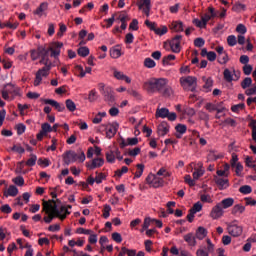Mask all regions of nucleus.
<instances>
[{"mask_svg":"<svg viewBox=\"0 0 256 256\" xmlns=\"http://www.w3.org/2000/svg\"><path fill=\"white\" fill-rule=\"evenodd\" d=\"M64 43L57 41L52 43L49 49H46L43 45H40L37 48V54L40 57V63L43 65L38 71H36V78L34 80V86H40L43 77H47L49 75L50 70L53 67L52 61L49 59V51H51V57L57 59L61 53V49Z\"/></svg>","mask_w":256,"mask_h":256,"instance_id":"nucleus-1","label":"nucleus"},{"mask_svg":"<svg viewBox=\"0 0 256 256\" xmlns=\"http://www.w3.org/2000/svg\"><path fill=\"white\" fill-rule=\"evenodd\" d=\"M52 200L43 201V210L45 212L44 222L50 224L54 218H60V220H65L67 214H70L66 206H61L60 210L57 206L55 198H57V192H51Z\"/></svg>","mask_w":256,"mask_h":256,"instance_id":"nucleus-2","label":"nucleus"},{"mask_svg":"<svg viewBox=\"0 0 256 256\" xmlns=\"http://www.w3.org/2000/svg\"><path fill=\"white\" fill-rule=\"evenodd\" d=\"M167 84V80L165 78H152L148 82L145 83V86L148 92H159L163 94V89Z\"/></svg>","mask_w":256,"mask_h":256,"instance_id":"nucleus-3","label":"nucleus"},{"mask_svg":"<svg viewBox=\"0 0 256 256\" xmlns=\"http://www.w3.org/2000/svg\"><path fill=\"white\" fill-rule=\"evenodd\" d=\"M98 88L101 94L104 96L105 102H107L110 106H113L116 100L113 88H111V86H105L103 83L98 84Z\"/></svg>","mask_w":256,"mask_h":256,"instance_id":"nucleus-4","label":"nucleus"},{"mask_svg":"<svg viewBox=\"0 0 256 256\" xmlns=\"http://www.w3.org/2000/svg\"><path fill=\"white\" fill-rule=\"evenodd\" d=\"M41 101L44 102V104H46V106H44V112L47 114V116H49L51 113V110H52L51 106H53L56 110H58V112H64V110H66L65 104H61L60 102H57V100L44 98V99H41Z\"/></svg>","mask_w":256,"mask_h":256,"instance_id":"nucleus-5","label":"nucleus"},{"mask_svg":"<svg viewBox=\"0 0 256 256\" xmlns=\"http://www.w3.org/2000/svg\"><path fill=\"white\" fill-rule=\"evenodd\" d=\"M180 84L184 90H189L195 92L197 87V78L195 76H186L185 78H180Z\"/></svg>","mask_w":256,"mask_h":256,"instance_id":"nucleus-6","label":"nucleus"},{"mask_svg":"<svg viewBox=\"0 0 256 256\" xmlns=\"http://www.w3.org/2000/svg\"><path fill=\"white\" fill-rule=\"evenodd\" d=\"M146 181L149 183V185H152L153 188H162L165 183L163 177L158 175V173L157 175L149 173V175L146 177Z\"/></svg>","mask_w":256,"mask_h":256,"instance_id":"nucleus-7","label":"nucleus"},{"mask_svg":"<svg viewBox=\"0 0 256 256\" xmlns=\"http://www.w3.org/2000/svg\"><path fill=\"white\" fill-rule=\"evenodd\" d=\"M101 129H105L106 137L112 139L117 134L119 129V122H112V124H102Z\"/></svg>","mask_w":256,"mask_h":256,"instance_id":"nucleus-8","label":"nucleus"},{"mask_svg":"<svg viewBox=\"0 0 256 256\" xmlns=\"http://www.w3.org/2000/svg\"><path fill=\"white\" fill-rule=\"evenodd\" d=\"M145 25L147 27H149V29L151 31H154V33H156V35L162 36V35H166V33H168V27L163 26V27L158 28L156 26V22H151V20H145Z\"/></svg>","mask_w":256,"mask_h":256,"instance_id":"nucleus-9","label":"nucleus"},{"mask_svg":"<svg viewBox=\"0 0 256 256\" xmlns=\"http://www.w3.org/2000/svg\"><path fill=\"white\" fill-rule=\"evenodd\" d=\"M236 222H237V220H234V222H231L227 226V230H228L229 234L232 235V237H240V235L243 232V226H240Z\"/></svg>","mask_w":256,"mask_h":256,"instance_id":"nucleus-10","label":"nucleus"},{"mask_svg":"<svg viewBox=\"0 0 256 256\" xmlns=\"http://www.w3.org/2000/svg\"><path fill=\"white\" fill-rule=\"evenodd\" d=\"M183 39L182 35H176L169 41V46L173 53H180L181 52V41Z\"/></svg>","mask_w":256,"mask_h":256,"instance_id":"nucleus-11","label":"nucleus"},{"mask_svg":"<svg viewBox=\"0 0 256 256\" xmlns=\"http://www.w3.org/2000/svg\"><path fill=\"white\" fill-rule=\"evenodd\" d=\"M63 161L65 165H70L71 163H75L77 161L78 153L75 151H66L63 153Z\"/></svg>","mask_w":256,"mask_h":256,"instance_id":"nucleus-12","label":"nucleus"},{"mask_svg":"<svg viewBox=\"0 0 256 256\" xmlns=\"http://www.w3.org/2000/svg\"><path fill=\"white\" fill-rule=\"evenodd\" d=\"M214 181L216 185H218L219 190H227V188H229V179H225L224 177H218V175H214Z\"/></svg>","mask_w":256,"mask_h":256,"instance_id":"nucleus-13","label":"nucleus"},{"mask_svg":"<svg viewBox=\"0 0 256 256\" xmlns=\"http://www.w3.org/2000/svg\"><path fill=\"white\" fill-rule=\"evenodd\" d=\"M207 251H205V249H197L196 251V255L197 256H209V253H213L214 252V245L212 243V241L210 240V238H207Z\"/></svg>","mask_w":256,"mask_h":256,"instance_id":"nucleus-14","label":"nucleus"},{"mask_svg":"<svg viewBox=\"0 0 256 256\" xmlns=\"http://www.w3.org/2000/svg\"><path fill=\"white\" fill-rule=\"evenodd\" d=\"M223 214H224L223 204L222 202H220L219 204H216L214 208H212L210 216L214 219H217V218H221Z\"/></svg>","mask_w":256,"mask_h":256,"instance_id":"nucleus-15","label":"nucleus"},{"mask_svg":"<svg viewBox=\"0 0 256 256\" xmlns=\"http://www.w3.org/2000/svg\"><path fill=\"white\" fill-rule=\"evenodd\" d=\"M11 93L17 95V90H15V86L8 84L2 90V98L5 99V101H9V95H11Z\"/></svg>","mask_w":256,"mask_h":256,"instance_id":"nucleus-16","label":"nucleus"},{"mask_svg":"<svg viewBox=\"0 0 256 256\" xmlns=\"http://www.w3.org/2000/svg\"><path fill=\"white\" fill-rule=\"evenodd\" d=\"M158 131V135H160L161 137H165V135H167L170 131V124H168V122L163 121L158 125L157 128Z\"/></svg>","mask_w":256,"mask_h":256,"instance_id":"nucleus-17","label":"nucleus"},{"mask_svg":"<svg viewBox=\"0 0 256 256\" xmlns=\"http://www.w3.org/2000/svg\"><path fill=\"white\" fill-rule=\"evenodd\" d=\"M104 162L103 157H96L95 159H92L90 163H86V167H88V169H96L97 167H102Z\"/></svg>","mask_w":256,"mask_h":256,"instance_id":"nucleus-18","label":"nucleus"},{"mask_svg":"<svg viewBox=\"0 0 256 256\" xmlns=\"http://www.w3.org/2000/svg\"><path fill=\"white\" fill-rule=\"evenodd\" d=\"M49 7L48 2H41L39 6L34 11V14H37V16H47V8Z\"/></svg>","mask_w":256,"mask_h":256,"instance_id":"nucleus-19","label":"nucleus"},{"mask_svg":"<svg viewBox=\"0 0 256 256\" xmlns=\"http://www.w3.org/2000/svg\"><path fill=\"white\" fill-rule=\"evenodd\" d=\"M184 241L190 245V247H196L197 240L195 234L193 232H188V234L184 235Z\"/></svg>","mask_w":256,"mask_h":256,"instance_id":"nucleus-20","label":"nucleus"},{"mask_svg":"<svg viewBox=\"0 0 256 256\" xmlns=\"http://www.w3.org/2000/svg\"><path fill=\"white\" fill-rule=\"evenodd\" d=\"M208 230L204 226H198L196 232H195V237L196 239H199V241H203L205 237H207Z\"/></svg>","mask_w":256,"mask_h":256,"instance_id":"nucleus-21","label":"nucleus"},{"mask_svg":"<svg viewBox=\"0 0 256 256\" xmlns=\"http://www.w3.org/2000/svg\"><path fill=\"white\" fill-rule=\"evenodd\" d=\"M138 8H140V10L143 8V12L146 16H150L151 0H143V2L138 3Z\"/></svg>","mask_w":256,"mask_h":256,"instance_id":"nucleus-22","label":"nucleus"},{"mask_svg":"<svg viewBox=\"0 0 256 256\" xmlns=\"http://www.w3.org/2000/svg\"><path fill=\"white\" fill-rule=\"evenodd\" d=\"M175 130L177 132L176 138L181 139V137H183L187 131V126L186 124H176Z\"/></svg>","mask_w":256,"mask_h":256,"instance_id":"nucleus-23","label":"nucleus"},{"mask_svg":"<svg viewBox=\"0 0 256 256\" xmlns=\"http://www.w3.org/2000/svg\"><path fill=\"white\" fill-rule=\"evenodd\" d=\"M114 77H116V80H125L127 84H131V78H129V76H125L123 71L114 69Z\"/></svg>","mask_w":256,"mask_h":256,"instance_id":"nucleus-24","label":"nucleus"},{"mask_svg":"<svg viewBox=\"0 0 256 256\" xmlns=\"http://www.w3.org/2000/svg\"><path fill=\"white\" fill-rule=\"evenodd\" d=\"M118 19L121 21V29L125 31V29H127V21L129 19V15L126 12H120Z\"/></svg>","mask_w":256,"mask_h":256,"instance_id":"nucleus-25","label":"nucleus"},{"mask_svg":"<svg viewBox=\"0 0 256 256\" xmlns=\"http://www.w3.org/2000/svg\"><path fill=\"white\" fill-rule=\"evenodd\" d=\"M19 195V189L15 185H10L5 193L6 197H17Z\"/></svg>","mask_w":256,"mask_h":256,"instance_id":"nucleus-26","label":"nucleus"},{"mask_svg":"<svg viewBox=\"0 0 256 256\" xmlns=\"http://www.w3.org/2000/svg\"><path fill=\"white\" fill-rule=\"evenodd\" d=\"M172 29L178 33L184 31V25L182 20H175V22H172Z\"/></svg>","mask_w":256,"mask_h":256,"instance_id":"nucleus-27","label":"nucleus"},{"mask_svg":"<svg viewBox=\"0 0 256 256\" xmlns=\"http://www.w3.org/2000/svg\"><path fill=\"white\" fill-rule=\"evenodd\" d=\"M245 210L246 208L245 206H242V204H235V206H233L232 208V214H234L235 216H238L240 214H243Z\"/></svg>","mask_w":256,"mask_h":256,"instance_id":"nucleus-28","label":"nucleus"},{"mask_svg":"<svg viewBox=\"0 0 256 256\" xmlns=\"http://www.w3.org/2000/svg\"><path fill=\"white\" fill-rule=\"evenodd\" d=\"M203 82H204V86H203L204 90L206 92H210L212 90V87L214 84L212 78H205V76H204Z\"/></svg>","mask_w":256,"mask_h":256,"instance_id":"nucleus-29","label":"nucleus"},{"mask_svg":"<svg viewBox=\"0 0 256 256\" xmlns=\"http://www.w3.org/2000/svg\"><path fill=\"white\" fill-rule=\"evenodd\" d=\"M169 108H158L156 110L157 118H168Z\"/></svg>","mask_w":256,"mask_h":256,"instance_id":"nucleus-30","label":"nucleus"},{"mask_svg":"<svg viewBox=\"0 0 256 256\" xmlns=\"http://www.w3.org/2000/svg\"><path fill=\"white\" fill-rule=\"evenodd\" d=\"M222 209L231 208L233 204H235L234 198H224V200H221Z\"/></svg>","mask_w":256,"mask_h":256,"instance_id":"nucleus-31","label":"nucleus"},{"mask_svg":"<svg viewBox=\"0 0 256 256\" xmlns=\"http://www.w3.org/2000/svg\"><path fill=\"white\" fill-rule=\"evenodd\" d=\"M122 52L121 49L119 47H112L110 49V56L114 59H118L119 57H121Z\"/></svg>","mask_w":256,"mask_h":256,"instance_id":"nucleus-32","label":"nucleus"},{"mask_svg":"<svg viewBox=\"0 0 256 256\" xmlns=\"http://www.w3.org/2000/svg\"><path fill=\"white\" fill-rule=\"evenodd\" d=\"M31 105L28 104H18V110L20 111V115L24 117V115H27L29 108Z\"/></svg>","mask_w":256,"mask_h":256,"instance_id":"nucleus-33","label":"nucleus"},{"mask_svg":"<svg viewBox=\"0 0 256 256\" xmlns=\"http://www.w3.org/2000/svg\"><path fill=\"white\" fill-rule=\"evenodd\" d=\"M42 129H43V136L46 137L48 133H52L53 128L49 122H44L42 124Z\"/></svg>","mask_w":256,"mask_h":256,"instance_id":"nucleus-34","label":"nucleus"},{"mask_svg":"<svg viewBox=\"0 0 256 256\" xmlns=\"http://www.w3.org/2000/svg\"><path fill=\"white\" fill-rule=\"evenodd\" d=\"M228 61H229V55L226 51H224V47H223L221 56L218 57V63L224 64V63H227Z\"/></svg>","mask_w":256,"mask_h":256,"instance_id":"nucleus-35","label":"nucleus"},{"mask_svg":"<svg viewBox=\"0 0 256 256\" xmlns=\"http://www.w3.org/2000/svg\"><path fill=\"white\" fill-rule=\"evenodd\" d=\"M106 159L109 163H115L116 160V151H107Z\"/></svg>","mask_w":256,"mask_h":256,"instance_id":"nucleus-36","label":"nucleus"},{"mask_svg":"<svg viewBox=\"0 0 256 256\" xmlns=\"http://www.w3.org/2000/svg\"><path fill=\"white\" fill-rule=\"evenodd\" d=\"M223 75H224V80H226V82H233V74H231V70L226 68L223 71Z\"/></svg>","mask_w":256,"mask_h":256,"instance_id":"nucleus-37","label":"nucleus"},{"mask_svg":"<svg viewBox=\"0 0 256 256\" xmlns=\"http://www.w3.org/2000/svg\"><path fill=\"white\" fill-rule=\"evenodd\" d=\"M252 82H253L252 78H244L243 82L241 83V86L247 92V90H249Z\"/></svg>","mask_w":256,"mask_h":256,"instance_id":"nucleus-38","label":"nucleus"},{"mask_svg":"<svg viewBox=\"0 0 256 256\" xmlns=\"http://www.w3.org/2000/svg\"><path fill=\"white\" fill-rule=\"evenodd\" d=\"M90 53V49L89 47H79L78 48V55H80L81 57H87V55H89Z\"/></svg>","mask_w":256,"mask_h":256,"instance_id":"nucleus-39","label":"nucleus"},{"mask_svg":"<svg viewBox=\"0 0 256 256\" xmlns=\"http://www.w3.org/2000/svg\"><path fill=\"white\" fill-rule=\"evenodd\" d=\"M144 65L145 67L153 68L156 65V61L152 59L151 57H146L144 59Z\"/></svg>","mask_w":256,"mask_h":256,"instance_id":"nucleus-40","label":"nucleus"},{"mask_svg":"<svg viewBox=\"0 0 256 256\" xmlns=\"http://www.w3.org/2000/svg\"><path fill=\"white\" fill-rule=\"evenodd\" d=\"M136 173H135V177H141L143 175V171L145 169V165L143 163H138L136 165Z\"/></svg>","mask_w":256,"mask_h":256,"instance_id":"nucleus-41","label":"nucleus"},{"mask_svg":"<svg viewBox=\"0 0 256 256\" xmlns=\"http://www.w3.org/2000/svg\"><path fill=\"white\" fill-rule=\"evenodd\" d=\"M66 108H67L70 112H75V110H76V104H75V102H73V100H71V99L66 100Z\"/></svg>","mask_w":256,"mask_h":256,"instance_id":"nucleus-42","label":"nucleus"},{"mask_svg":"<svg viewBox=\"0 0 256 256\" xmlns=\"http://www.w3.org/2000/svg\"><path fill=\"white\" fill-rule=\"evenodd\" d=\"M174 59H176V55H166L165 57H163L162 63L163 65H170V61H173Z\"/></svg>","mask_w":256,"mask_h":256,"instance_id":"nucleus-43","label":"nucleus"},{"mask_svg":"<svg viewBox=\"0 0 256 256\" xmlns=\"http://www.w3.org/2000/svg\"><path fill=\"white\" fill-rule=\"evenodd\" d=\"M112 240L115 241V243H122V234L120 232H112Z\"/></svg>","mask_w":256,"mask_h":256,"instance_id":"nucleus-44","label":"nucleus"},{"mask_svg":"<svg viewBox=\"0 0 256 256\" xmlns=\"http://www.w3.org/2000/svg\"><path fill=\"white\" fill-rule=\"evenodd\" d=\"M151 222H153V218L148 217V218L144 219V222L142 225V232H144V230H146V232H147V230H149V226H150Z\"/></svg>","mask_w":256,"mask_h":256,"instance_id":"nucleus-45","label":"nucleus"},{"mask_svg":"<svg viewBox=\"0 0 256 256\" xmlns=\"http://www.w3.org/2000/svg\"><path fill=\"white\" fill-rule=\"evenodd\" d=\"M227 43L230 47H235V45H237V38L235 35H229L227 37Z\"/></svg>","mask_w":256,"mask_h":256,"instance_id":"nucleus-46","label":"nucleus"},{"mask_svg":"<svg viewBox=\"0 0 256 256\" xmlns=\"http://www.w3.org/2000/svg\"><path fill=\"white\" fill-rule=\"evenodd\" d=\"M12 181L15 185H18V187H23V185H25V180L21 176L13 178Z\"/></svg>","mask_w":256,"mask_h":256,"instance_id":"nucleus-47","label":"nucleus"},{"mask_svg":"<svg viewBox=\"0 0 256 256\" xmlns=\"http://www.w3.org/2000/svg\"><path fill=\"white\" fill-rule=\"evenodd\" d=\"M129 29H132V31H138L139 20H137V18H133L132 22H130Z\"/></svg>","mask_w":256,"mask_h":256,"instance_id":"nucleus-48","label":"nucleus"},{"mask_svg":"<svg viewBox=\"0 0 256 256\" xmlns=\"http://www.w3.org/2000/svg\"><path fill=\"white\" fill-rule=\"evenodd\" d=\"M98 98L97 90H90L88 94V100L89 102H95Z\"/></svg>","mask_w":256,"mask_h":256,"instance_id":"nucleus-49","label":"nucleus"},{"mask_svg":"<svg viewBox=\"0 0 256 256\" xmlns=\"http://www.w3.org/2000/svg\"><path fill=\"white\" fill-rule=\"evenodd\" d=\"M184 180L185 183H188V185H190V188H193L194 185H196L195 179H192L190 174L185 175Z\"/></svg>","mask_w":256,"mask_h":256,"instance_id":"nucleus-50","label":"nucleus"},{"mask_svg":"<svg viewBox=\"0 0 256 256\" xmlns=\"http://www.w3.org/2000/svg\"><path fill=\"white\" fill-rule=\"evenodd\" d=\"M157 175H163L164 177H171L172 173L171 171H167L165 167H161L159 171H157Z\"/></svg>","mask_w":256,"mask_h":256,"instance_id":"nucleus-51","label":"nucleus"},{"mask_svg":"<svg viewBox=\"0 0 256 256\" xmlns=\"http://www.w3.org/2000/svg\"><path fill=\"white\" fill-rule=\"evenodd\" d=\"M176 206V202H167L166 208H167V215L168 214H174V207Z\"/></svg>","mask_w":256,"mask_h":256,"instance_id":"nucleus-52","label":"nucleus"},{"mask_svg":"<svg viewBox=\"0 0 256 256\" xmlns=\"http://www.w3.org/2000/svg\"><path fill=\"white\" fill-rule=\"evenodd\" d=\"M194 45L195 47H204L205 39H203V37H197L194 39Z\"/></svg>","mask_w":256,"mask_h":256,"instance_id":"nucleus-53","label":"nucleus"},{"mask_svg":"<svg viewBox=\"0 0 256 256\" xmlns=\"http://www.w3.org/2000/svg\"><path fill=\"white\" fill-rule=\"evenodd\" d=\"M127 92H128V94H130L131 96L136 98V100H141L142 99V96H141L140 92H137V90L129 89V90H127Z\"/></svg>","mask_w":256,"mask_h":256,"instance_id":"nucleus-54","label":"nucleus"},{"mask_svg":"<svg viewBox=\"0 0 256 256\" xmlns=\"http://www.w3.org/2000/svg\"><path fill=\"white\" fill-rule=\"evenodd\" d=\"M111 210H112L111 206L109 204H105L103 208V217L109 218Z\"/></svg>","mask_w":256,"mask_h":256,"instance_id":"nucleus-55","label":"nucleus"},{"mask_svg":"<svg viewBox=\"0 0 256 256\" xmlns=\"http://www.w3.org/2000/svg\"><path fill=\"white\" fill-rule=\"evenodd\" d=\"M15 129L17 131V135H23L25 133L26 127L24 124L20 123L15 126Z\"/></svg>","mask_w":256,"mask_h":256,"instance_id":"nucleus-56","label":"nucleus"},{"mask_svg":"<svg viewBox=\"0 0 256 256\" xmlns=\"http://www.w3.org/2000/svg\"><path fill=\"white\" fill-rule=\"evenodd\" d=\"M246 9V4H242L241 2H236V4H234L233 6V10H235L236 12H240L241 10H245Z\"/></svg>","mask_w":256,"mask_h":256,"instance_id":"nucleus-57","label":"nucleus"},{"mask_svg":"<svg viewBox=\"0 0 256 256\" xmlns=\"http://www.w3.org/2000/svg\"><path fill=\"white\" fill-rule=\"evenodd\" d=\"M173 93L174 91L172 90V88L170 86H167L166 84L163 88V96H172Z\"/></svg>","mask_w":256,"mask_h":256,"instance_id":"nucleus-58","label":"nucleus"},{"mask_svg":"<svg viewBox=\"0 0 256 256\" xmlns=\"http://www.w3.org/2000/svg\"><path fill=\"white\" fill-rule=\"evenodd\" d=\"M243 71L245 75H251L253 71V65H250L249 62L246 63V65L243 66Z\"/></svg>","mask_w":256,"mask_h":256,"instance_id":"nucleus-59","label":"nucleus"},{"mask_svg":"<svg viewBox=\"0 0 256 256\" xmlns=\"http://www.w3.org/2000/svg\"><path fill=\"white\" fill-rule=\"evenodd\" d=\"M239 192H241V194H251L252 187L251 186H241V188H239Z\"/></svg>","mask_w":256,"mask_h":256,"instance_id":"nucleus-60","label":"nucleus"},{"mask_svg":"<svg viewBox=\"0 0 256 256\" xmlns=\"http://www.w3.org/2000/svg\"><path fill=\"white\" fill-rule=\"evenodd\" d=\"M244 108H245V104L244 103L234 104L233 106H231L232 112H239V110H244Z\"/></svg>","mask_w":256,"mask_h":256,"instance_id":"nucleus-61","label":"nucleus"},{"mask_svg":"<svg viewBox=\"0 0 256 256\" xmlns=\"http://www.w3.org/2000/svg\"><path fill=\"white\" fill-rule=\"evenodd\" d=\"M202 175H204L203 169H199V168L195 169L194 173H193L194 181H195V179H199L200 177H202Z\"/></svg>","mask_w":256,"mask_h":256,"instance_id":"nucleus-62","label":"nucleus"},{"mask_svg":"<svg viewBox=\"0 0 256 256\" xmlns=\"http://www.w3.org/2000/svg\"><path fill=\"white\" fill-rule=\"evenodd\" d=\"M139 153H141L140 147H135L134 149H129V151H128V154L131 157H136L137 155H139Z\"/></svg>","mask_w":256,"mask_h":256,"instance_id":"nucleus-63","label":"nucleus"},{"mask_svg":"<svg viewBox=\"0 0 256 256\" xmlns=\"http://www.w3.org/2000/svg\"><path fill=\"white\" fill-rule=\"evenodd\" d=\"M220 157H221V155H217V154L215 153V151H210V152L208 153V159H209L210 161H217V159H220Z\"/></svg>","mask_w":256,"mask_h":256,"instance_id":"nucleus-64","label":"nucleus"}]
</instances>
